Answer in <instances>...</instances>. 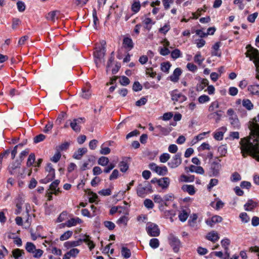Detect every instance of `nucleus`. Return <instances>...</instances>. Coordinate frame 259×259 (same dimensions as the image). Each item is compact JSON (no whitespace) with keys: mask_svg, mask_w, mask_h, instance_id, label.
Returning a JSON list of instances; mask_svg holds the SVG:
<instances>
[{"mask_svg":"<svg viewBox=\"0 0 259 259\" xmlns=\"http://www.w3.org/2000/svg\"><path fill=\"white\" fill-rule=\"evenodd\" d=\"M254 120L255 121L249 122L251 136L248 139H242L240 140V149L243 157L249 155L259 161V124L257 123L259 122V114Z\"/></svg>","mask_w":259,"mask_h":259,"instance_id":"obj_1","label":"nucleus"},{"mask_svg":"<svg viewBox=\"0 0 259 259\" xmlns=\"http://www.w3.org/2000/svg\"><path fill=\"white\" fill-rule=\"evenodd\" d=\"M215 159L218 161L212 162L210 164L208 175L210 177H218L220 175V170L221 168V165L220 162L221 161L218 157H216Z\"/></svg>","mask_w":259,"mask_h":259,"instance_id":"obj_2","label":"nucleus"},{"mask_svg":"<svg viewBox=\"0 0 259 259\" xmlns=\"http://www.w3.org/2000/svg\"><path fill=\"white\" fill-rule=\"evenodd\" d=\"M85 120L83 117L73 118L72 120H69L70 126L75 132L79 133L81 130V124L84 123Z\"/></svg>","mask_w":259,"mask_h":259,"instance_id":"obj_3","label":"nucleus"},{"mask_svg":"<svg viewBox=\"0 0 259 259\" xmlns=\"http://www.w3.org/2000/svg\"><path fill=\"white\" fill-rule=\"evenodd\" d=\"M151 190V186L148 182H144L143 184H140L137 189V195L144 197Z\"/></svg>","mask_w":259,"mask_h":259,"instance_id":"obj_4","label":"nucleus"},{"mask_svg":"<svg viewBox=\"0 0 259 259\" xmlns=\"http://www.w3.org/2000/svg\"><path fill=\"white\" fill-rule=\"evenodd\" d=\"M169 244L172 248L174 251L178 252L180 248L181 247V244L178 238L173 234H169L168 237Z\"/></svg>","mask_w":259,"mask_h":259,"instance_id":"obj_5","label":"nucleus"},{"mask_svg":"<svg viewBox=\"0 0 259 259\" xmlns=\"http://www.w3.org/2000/svg\"><path fill=\"white\" fill-rule=\"evenodd\" d=\"M106 52V48L103 47V48H100L97 50L94 53L95 58V62L97 67H99V64L104 61V57Z\"/></svg>","mask_w":259,"mask_h":259,"instance_id":"obj_6","label":"nucleus"},{"mask_svg":"<svg viewBox=\"0 0 259 259\" xmlns=\"http://www.w3.org/2000/svg\"><path fill=\"white\" fill-rule=\"evenodd\" d=\"M146 229L148 234L151 236H157L160 234V229L155 224L148 223Z\"/></svg>","mask_w":259,"mask_h":259,"instance_id":"obj_7","label":"nucleus"},{"mask_svg":"<svg viewBox=\"0 0 259 259\" xmlns=\"http://www.w3.org/2000/svg\"><path fill=\"white\" fill-rule=\"evenodd\" d=\"M252 56L250 60H253V62L256 66V78L259 80V52L257 50H252Z\"/></svg>","mask_w":259,"mask_h":259,"instance_id":"obj_8","label":"nucleus"},{"mask_svg":"<svg viewBox=\"0 0 259 259\" xmlns=\"http://www.w3.org/2000/svg\"><path fill=\"white\" fill-rule=\"evenodd\" d=\"M182 153H178L173 156L170 162H168V165L171 168H176L179 166L182 163Z\"/></svg>","mask_w":259,"mask_h":259,"instance_id":"obj_9","label":"nucleus"},{"mask_svg":"<svg viewBox=\"0 0 259 259\" xmlns=\"http://www.w3.org/2000/svg\"><path fill=\"white\" fill-rule=\"evenodd\" d=\"M182 72L180 68H177L175 69L173 73L168 77L167 79L173 82H177L179 80V77Z\"/></svg>","mask_w":259,"mask_h":259,"instance_id":"obj_10","label":"nucleus"},{"mask_svg":"<svg viewBox=\"0 0 259 259\" xmlns=\"http://www.w3.org/2000/svg\"><path fill=\"white\" fill-rule=\"evenodd\" d=\"M230 244V240L228 238L223 239L221 241V245L224 247L225 252L224 259H229V253L228 252L229 248L228 246Z\"/></svg>","mask_w":259,"mask_h":259,"instance_id":"obj_11","label":"nucleus"},{"mask_svg":"<svg viewBox=\"0 0 259 259\" xmlns=\"http://www.w3.org/2000/svg\"><path fill=\"white\" fill-rule=\"evenodd\" d=\"M123 47L128 51H131L134 48V42L132 38L124 37L123 39Z\"/></svg>","mask_w":259,"mask_h":259,"instance_id":"obj_12","label":"nucleus"},{"mask_svg":"<svg viewBox=\"0 0 259 259\" xmlns=\"http://www.w3.org/2000/svg\"><path fill=\"white\" fill-rule=\"evenodd\" d=\"M82 223V221L79 218H74L68 220L65 224V226L67 227H71L75 226L77 224H79Z\"/></svg>","mask_w":259,"mask_h":259,"instance_id":"obj_13","label":"nucleus"},{"mask_svg":"<svg viewBox=\"0 0 259 259\" xmlns=\"http://www.w3.org/2000/svg\"><path fill=\"white\" fill-rule=\"evenodd\" d=\"M214 33H201V35L199 36V37L198 39H195V44H196L197 47L199 48H200L204 46L205 44V41L203 40L202 38L206 37L208 34H213Z\"/></svg>","mask_w":259,"mask_h":259,"instance_id":"obj_14","label":"nucleus"},{"mask_svg":"<svg viewBox=\"0 0 259 259\" xmlns=\"http://www.w3.org/2000/svg\"><path fill=\"white\" fill-rule=\"evenodd\" d=\"M87 151L88 150L86 148H79L74 153L73 157L74 159L79 160L81 158L82 156L87 152Z\"/></svg>","mask_w":259,"mask_h":259,"instance_id":"obj_15","label":"nucleus"},{"mask_svg":"<svg viewBox=\"0 0 259 259\" xmlns=\"http://www.w3.org/2000/svg\"><path fill=\"white\" fill-rule=\"evenodd\" d=\"M90 239L91 237L89 235H84L82 238H81V242H85L88 245L90 250H92L95 247V244Z\"/></svg>","mask_w":259,"mask_h":259,"instance_id":"obj_16","label":"nucleus"},{"mask_svg":"<svg viewBox=\"0 0 259 259\" xmlns=\"http://www.w3.org/2000/svg\"><path fill=\"white\" fill-rule=\"evenodd\" d=\"M257 206V203L252 199H249L247 203L244 205V209L246 211H251Z\"/></svg>","mask_w":259,"mask_h":259,"instance_id":"obj_17","label":"nucleus"},{"mask_svg":"<svg viewBox=\"0 0 259 259\" xmlns=\"http://www.w3.org/2000/svg\"><path fill=\"white\" fill-rule=\"evenodd\" d=\"M173 49L172 46H170V43L165 39H163V56L167 55L170 54V52L168 48Z\"/></svg>","mask_w":259,"mask_h":259,"instance_id":"obj_18","label":"nucleus"},{"mask_svg":"<svg viewBox=\"0 0 259 259\" xmlns=\"http://www.w3.org/2000/svg\"><path fill=\"white\" fill-rule=\"evenodd\" d=\"M187 98L183 95L179 94H172L171 95V99L174 101L179 102L180 103L183 102L186 100Z\"/></svg>","mask_w":259,"mask_h":259,"instance_id":"obj_19","label":"nucleus"},{"mask_svg":"<svg viewBox=\"0 0 259 259\" xmlns=\"http://www.w3.org/2000/svg\"><path fill=\"white\" fill-rule=\"evenodd\" d=\"M206 238L213 242H215L219 239V235L217 232L212 231L209 232L206 236Z\"/></svg>","mask_w":259,"mask_h":259,"instance_id":"obj_20","label":"nucleus"},{"mask_svg":"<svg viewBox=\"0 0 259 259\" xmlns=\"http://www.w3.org/2000/svg\"><path fill=\"white\" fill-rule=\"evenodd\" d=\"M59 183L60 181L56 180L50 185V189L53 191V193L55 195H57L60 192L59 189H57Z\"/></svg>","mask_w":259,"mask_h":259,"instance_id":"obj_21","label":"nucleus"},{"mask_svg":"<svg viewBox=\"0 0 259 259\" xmlns=\"http://www.w3.org/2000/svg\"><path fill=\"white\" fill-rule=\"evenodd\" d=\"M149 167L151 170L156 172L158 175H161L162 174V167L158 166L156 164L151 163L149 164Z\"/></svg>","mask_w":259,"mask_h":259,"instance_id":"obj_22","label":"nucleus"},{"mask_svg":"<svg viewBox=\"0 0 259 259\" xmlns=\"http://www.w3.org/2000/svg\"><path fill=\"white\" fill-rule=\"evenodd\" d=\"M182 189L184 191L188 192L190 195H193L195 193V188L193 185H184Z\"/></svg>","mask_w":259,"mask_h":259,"instance_id":"obj_23","label":"nucleus"},{"mask_svg":"<svg viewBox=\"0 0 259 259\" xmlns=\"http://www.w3.org/2000/svg\"><path fill=\"white\" fill-rule=\"evenodd\" d=\"M142 23L145 29L148 31L151 29L152 24H154V22H153L152 19L150 18H146L143 20Z\"/></svg>","mask_w":259,"mask_h":259,"instance_id":"obj_24","label":"nucleus"},{"mask_svg":"<svg viewBox=\"0 0 259 259\" xmlns=\"http://www.w3.org/2000/svg\"><path fill=\"white\" fill-rule=\"evenodd\" d=\"M81 243V239H79L77 241H67L65 242L64 246L66 247L70 248L72 247L77 246L80 245Z\"/></svg>","mask_w":259,"mask_h":259,"instance_id":"obj_25","label":"nucleus"},{"mask_svg":"<svg viewBox=\"0 0 259 259\" xmlns=\"http://www.w3.org/2000/svg\"><path fill=\"white\" fill-rule=\"evenodd\" d=\"M230 123L231 125L235 128L239 129L240 125L237 116H234L230 117Z\"/></svg>","mask_w":259,"mask_h":259,"instance_id":"obj_26","label":"nucleus"},{"mask_svg":"<svg viewBox=\"0 0 259 259\" xmlns=\"http://www.w3.org/2000/svg\"><path fill=\"white\" fill-rule=\"evenodd\" d=\"M141 5L139 1H135L132 5L131 10L134 13H138L141 8Z\"/></svg>","mask_w":259,"mask_h":259,"instance_id":"obj_27","label":"nucleus"},{"mask_svg":"<svg viewBox=\"0 0 259 259\" xmlns=\"http://www.w3.org/2000/svg\"><path fill=\"white\" fill-rule=\"evenodd\" d=\"M58 13H59V12L57 11L50 12L47 16V19L52 21H55V19H58V17L57 16V14Z\"/></svg>","mask_w":259,"mask_h":259,"instance_id":"obj_28","label":"nucleus"},{"mask_svg":"<svg viewBox=\"0 0 259 259\" xmlns=\"http://www.w3.org/2000/svg\"><path fill=\"white\" fill-rule=\"evenodd\" d=\"M91 96V92L89 89L83 88L80 93V96L85 99H88Z\"/></svg>","mask_w":259,"mask_h":259,"instance_id":"obj_29","label":"nucleus"},{"mask_svg":"<svg viewBox=\"0 0 259 259\" xmlns=\"http://www.w3.org/2000/svg\"><path fill=\"white\" fill-rule=\"evenodd\" d=\"M12 254L14 257L16 259H20L19 258L24 254L23 250L20 249H15L12 251Z\"/></svg>","mask_w":259,"mask_h":259,"instance_id":"obj_30","label":"nucleus"},{"mask_svg":"<svg viewBox=\"0 0 259 259\" xmlns=\"http://www.w3.org/2000/svg\"><path fill=\"white\" fill-rule=\"evenodd\" d=\"M174 199V195L170 194L166 195L164 197L163 202H164V204L166 206L168 205L170 203L172 202Z\"/></svg>","mask_w":259,"mask_h":259,"instance_id":"obj_31","label":"nucleus"},{"mask_svg":"<svg viewBox=\"0 0 259 259\" xmlns=\"http://www.w3.org/2000/svg\"><path fill=\"white\" fill-rule=\"evenodd\" d=\"M220 42H217L213 46V51L211 52L212 55L219 57L221 56V53L218 52L220 47Z\"/></svg>","mask_w":259,"mask_h":259,"instance_id":"obj_32","label":"nucleus"},{"mask_svg":"<svg viewBox=\"0 0 259 259\" xmlns=\"http://www.w3.org/2000/svg\"><path fill=\"white\" fill-rule=\"evenodd\" d=\"M242 105L248 110H251L253 107L252 103L249 99H244L242 101Z\"/></svg>","mask_w":259,"mask_h":259,"instance_id":"obj_33","label":"nucleus"},{"mask_svg":"<svg viewBox=\"0 0 259 259\" xmlns=\"http://www.w3.org/2000/svg\"><path fill=\"white\" fill-rule=\"evenodd\" d=\"M222 111L220 110L217 112H214L212 113H211L209 116L210 118H214L215 120V121L217 122H219L220 120H221V117L222 116L221 113Z\"/></svg>","mask_w":259,"mask_h":259,"instance_id":"obj_34","label":"nucleus"},{"mask_svg":"<svg viewBox=\"0 0 259 259\" xmlns=\"http://www.w3.org/2000/svg\"><path fill=\"white\" fill-rule=\"evenodd\" d=\"M109 162L108 158L104 156H101L98 160V164L103 166L107 165Z\"/></svg>","mask_w":259,"mask_h":259,"instance_id":"obj_35","label":"nucleus"},{"mask_svg":"<svg viewBox=\"0 0 259 259\" xmlns=\"http://www.w3.org/2000/svg\"><path fill=\"white\" fill-rule=\"evenodd\" d=\"M121 255L125 258H129L131 255V251L125 247H122L121 250Z\"/></svg>","mask_w":259,"mask_h":259,"instance_id":"obj_36","label":"nucleus"},{"mask_svg":"<svg viewBox=\"0 0 259 259\" xmlns=\"http://www.w3.org/2000/svg\"><path fill=\"white\" fill-rule=\"evenodd\" d=\"M25 249L29 253H34L36 249L35 245L31 242H27Z\"/></svg>","mask_w":259,"mask_h":259,"instance_id":"obj_37","label":"nucleus"},{"mask_svg":"<svg viewBox=\"0 0 259 259\" xmlns=\"http://www.w3.org/2000/svg\"><path fill=\"white\" fill-rule=\"evenodd\" d=\"M188 217V214L185 210H182L179 214V218L180 220L183 222L186 221Z\"/></svg>","mask_w":259,"mask_h":259,"instance_id":"obj_38","label":"nucleus"},{"mask_svg":"<svg viewBox=\"0 0 259 259\" xmlns=\"http://www.w3.org/2000/svg\"><path fill=\"white\" fill-rule=\"evenodd\" d=\"M73 232L71 231H67L64 233L60 237L61 241H64L69 239L72 235Z\"/></svg>","mask_w":259,"mask_h":259,"instance_id":"obj_39","label":"nucleus"},{"mask_svg":"<svg viewBox=\"0 0 259 259\" xmlns=\"http://www.w3.org/2000/svg\"><path fill=\"white\" fill-rule=\"evenodd\" d=\"M149 245L152 248H157L159 246V241L157 238H152L150 240Z\"/></svg>","mask_w":259,"mask_h":259,"instance_id":"obj_40","label":"nucleus"},{"mask_svg":"<svg viewBox=\"0 0 259 259\" xmlns=\"http://www.w3.org/2000/svg\"><path fill=\"white\" fill-rule=\"evenodd\" d=\"M17 7L19 12H23L25 10L26 6L24 2L22 1H18L17 3Z\"/></svg>","mask_w":259,"mask_h":259,"instance_id":"obj_41","label":"nucleus"},{"mask_svg":"<svg viewBox=\"0 0 259 259\" xmlns=\"http://www.w3.org/2000/svg\"><path fill=\"white\" fill-rule=\"evenodd\" d=\"M120 167V170L122 172H125L128 168V165L127 163L124 161H121L119 164Z\"/></svg>","mask_w":259,"mask_h":259,"instance_id":"obj_42","label":"nucleus"},{"mask_svg":"<svg viewBox=\"0 0 259 259\" xmlns=\"http://www.w3.org/2000/svg\"><path fill=\"white\" fill-rule=\"evenodd\" d=\"M218 152L221 156H225L227 152V147L226 145H221L218 148Z\"/></svg>","mask_w":259,"mask_h":259,"instance_id":"obj_43","label":"nucleus"},{"mask_svg":"<svg viewBox=\"0 0 259 259\" xmlns=\"http://www.w3.org/2000/svg\"><path fill=\"white\" fill-rule=\"evenodd\" d=\"M46 170L49 172L48 174H51V175H53V176H55V171L51 163H50L47 164Z\"/></svg>","mask_w":259,"mask_h":259,"instance_id":"obj_44","label":"nucleus"},{"mask_svg":"<svg viewBox=\"0 0 259 259\" xmlns=\"http://www.w3.org/2000/svg\"><path fill=\"white\" fill-rule=\"evenodd\" d=\"M181 55V51L178 49H175L171 52V57L174 59L180 57Z\"/></svg>","mask_w":259,"mask_h":259,"instance_id":"obj_45","label":"nucleus"},{"mask_svg":"<svg viewBox=\"0 0 259 259\" xmlns=\"http://www.w3.org/2000/svg\"><path fill=\"white\" fill-rule=\"evenodd\" d=\"M55 176H53V175H51V174H48L45 179L40 181V182L44 184H47L52 181L55 178Z\"/></svg>","mask_w":259,"mask_h":259,"instance_id":"obj_46","label":"nucleus"},{"mask_svg":"<svg viewBox=\"0 0 259 259\" xmlns=\"http://www.w3.org/2000/svg\"><path fill=\"white\" fill-rule=\"evenodd\" d=\"M35 161V155L33 153H31L28 158L27 165L28 166H31Z\"/></svg>","mask_w":259,"mask_h":259,"instance_id":"obj_47","label":"nucleus"},{"mask_svg":"<svg viewBox=\"0 0 259 259\" xmlns=\"http://www.w3.org/2000/svg\"><path fill=\"white\" fill-rule=\"evenodd\" d=\"M171 64L168 61L163 62V72L168 73Z\"/></svg>","mask_w":259,"mask_h":259,"instance_id":"obj_48","label":"nucleus"},{"mask_svg":"<svg viewBox=\"0 0 259 259\" xmlns=\"http://www.w3.org/2000/svg\"><path fill=\"white\" fill-rule=\"evenodd\" d=\"M241 179L240 175L237 172H234L231 176V180L232 182H237Z\"/></svg>","mask_w":259,"mask_h":259,"instance_id":"obj_49","label":"nucleus"},{"mask_svg":"<svg viewBox=\"0 0 259 259\" xmlns=\"http://www.w3.org/2000/svg\"><path fill=\"white\" fill-rule=\"evenodd\" d=\"M147 73L149 74V75L151 77H153V78H154V77H157V79L158 80H160V78H161V76L160 75H157L155 71H154L153 70V69H150V70H148V71H147Z\"/></svg>","mask_w":259,"mask_h":259,"instance_id":"obj_50","label":"nucleus"},{"mask_svg":"<svg viewBox=\"0 0 259 259\" xmlns=\"http://www.w3.org/2000/svg\"><path fill=\"white\" fill-rule=\"evenodd\" d=\"M144 204L145 206L148 209H151L153 207V203L152 201L149 199H145L144 202Z\"/></svg>","mask_w":259,"mask_h":259,"instance_id":"obj_51","label":"nucleus"},{"mask_svg":"<svg viewBox=\"0 0 259 259\" xmlns=\"http://www.w3.org/2000/svg\"><path fill=\"white\" fill-rule=\"evenodd\" d=\"M104 226L108 228L109 230H112L114 229L115 224L110 221H105L104 222Z\"/></svg>","mask_w":259,"mask_h":259,"instance_id":"obj_52","label":"nucleus"},{"mask_svg":"<svg viewBox=\"0 0 259 259\" xmlns=\"http://www.w3.org/2000/svg\"><path fill=\"white\" fill-rule=\"evenodd\" d=\"M218 179H211L207 186V189L208 190H210L213 187L216 186L218 184Z\"/></svg>","mask_w":259,"mask_h":259,"instance_id":"obj_53","label":"nucleus"},{"mask_svg":"<svg viewBox=\"0 0 259 259\" xmlns=\"http://www.w3.org/2000/svg\"><path fill=\"white\" fill-rule=\"evenodd\" d=\"M246 49H249V50L245 53V55L246 57H249L250 59L252 56V50H256V49H254L252 48L250 45H248L246 46Z\"/></svg>","mask_w":259,"mask_h":259,"instance_id":"obj_54","label":"nucleus"},{"mask_svg":"<svg viewBox=\"0 0 259 259\" xmlns=\"http://www.w3.org/2000/svg\"><path fill=\"white\" fill-rule=\"evenodd\" d=\"M142 89V85L138 81H135L133 85V90L135 92L141 91Z\"/></svg>","mask_w":259,"mask_h":259,"instance_id":"obj_55","label":"nucleus"},{"mask_svg":"<svg viewBox=\"0 0 259 259\" xmlns=\"http://www.w3.org/2000/svg\"><path fill=\"white\" fill-rule=\"evenodd\" d=\"M182 118V115L180 113H177L174 116V121L170 123L172 126H176V121H180Z\"/></svg>","mask_w":259,"mask_h":259,"instance_id":"obj_56","label":"nucleus"},{"mask_svg":"<svg viewBox=\"0 0 259 259\" xmlns=\"http://www.w3.org/2000/svg\"><path fill=\"white\" fill-rule=\"evenodd\" d=\"M61 153L59 151H57L54 155L51 158L52 161L56 163L61 158Z\"/></svg>","mask_w":259,"mask_h":259,"instance_id":"obj_57","label":"nucleus"},{"mask_svg":"<svg viewBox=\"0 0 259 259\" xmlns=\"http://www.w3.org/2000/svg\"><path fill=\"white\" fill-rule=\"evenodd\" d=\"M210 98L207 95H202L198 98V101L200 103L202 104L209 101Z\"/></svg>","mask_w":259,"mask_h":259,"instance_id":"obj_58","label":"nucleus"},{"mask_svg":"<svg viewBox=\"0 0 259 259\" xmlns=\"http://www.w3.org/2000/svg\"><path fill=\"white\" fill-rule=\"evenodd\" d=\"M130 82V79L126 76H123L120 79V83L121 85L126 86Z\"/></svg>","mask_w":259,"mask_h":259,"instance_id":"obj_59","label":"nucleus"},{"mask_svg":"<svg viewBox=\"0 0 259 259\" xmlns=\"http://www.w3.org/2000/svg\"><path fill=\"white\" fill-rule=\"evenodd\" d=\"M147 102V99L145 97H142L136 102V105L137 106H141L145 105Z\"/></svg>","mask_w":259,"mask_h":259,"instance_id":"obj_60","label":"nucleus"},{"mask_svg":"<svg viewBox=\"0 0 259 259\" xmlns=\"http://www.w3.org/2000/svg\"><path fill=\"white\" fill-rule=\"evenodd\" d=\"M239 217L244 223H247L249 220V218L246 212L241 213Z\"/></svg>","mask_w":259,"mask_h":259,"instance_id":"obj_61","label":"nucleus"},{"mask_svg":"<svg viewBox=\"0 0 259 259\" xmlns=\"http://www.w3.org/2000/svg\"><path fill=\"white\" fill-rule=\"evenodd\" d=\"M29 39V36L28 35H24L21 37L18 41V46H21L25 44L26 40Z\"/></svg>","mask_w":259,"mask_h":259,"instance_id":"obj_62","label":"nucleus"},{"mask_svg":"<svg viewBox=\"0 0 259 259\" xmlns=\"http://www.w3.org/2000/svg\"><path fill=\"white\" fill-rule=\"evenodd\" d=\"M46 138V136L43 134H39L34 138V142L37 143L42 141Z\"/></svg>","mask_w":259,"mask_h":259,"instance_id":"obj_63","label":"nucleus"},{"mask_svg":"<svg viewBox=\"0 0 259 259\" xmlns=\"http://www.w3.org/2000/svg\"><path fill=\"white\" fill-rule=\"evenodd\" d=\"M219 107V102L217 101H214L211 103L209 107L208 110L209 111H213L215 109Z\"/></svg>","mask_w":259,"mask_h":259,"instance_id":"obj_64","label":"nucleus"}]
</instances>
